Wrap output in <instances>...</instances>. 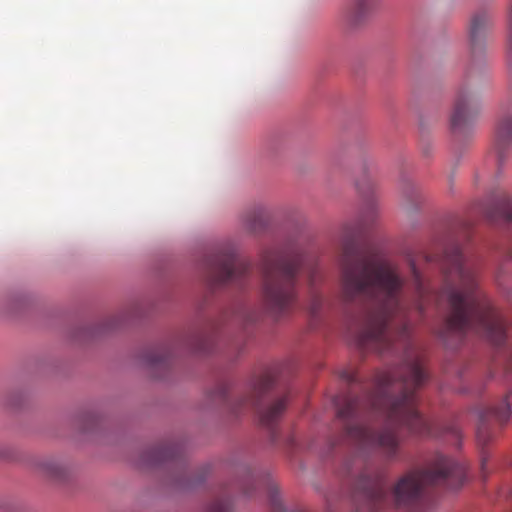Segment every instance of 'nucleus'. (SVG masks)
I'll use <instances>...</instances> for the list:
<instances>
[{
    "mask_svg": "<svg viewBox=\"0 0 512 512\" xmlns=\"http://www.w3.org/2000/svg\"><path fill=\"white\" fill-rule=\"evenodd\" d=\"M117 327V324H111L110 325V328H116Z\"/></svg>",
    "mask_w": 512,
    "mask_h": 512,
    "instance_id": "a878e982",
    "label": "nucleus"
},
{
    "mask_svg": "<svg viewBox=\"0 0 512 512\" xmlns=\"http://www.w3.org/2000/svg\"><path fill=\"white\" fill-rule=\"evenodd\" d=\"M189 350L198 354H209L214 348V337L203 332H193L185 340Z\"/></svg>",
    "mask_w": 512,
    "mask_h": 512,
    "instance_id": "2eb2a0df",
    "label": "nucleus"
},
{
    "mask_svg": "<svg viewBox=\"0 0 512 512\" xmlns=\"http://www.w3.org/2000/svg\"><path fill=\"white\" fill-rule=\"evenodd\" d=\"M274 379L271 375H263L258 378L252 385L249 395L239 399L237 403L231 404L229 401V388L226 384H221L212 392L211 398L220 405L229 406L232 413H239L240 409L253 408L257 409L260 423L263 427L271 431L272 441L275 440L274 427L283 415L289 396L284 395L265 408H259L260 401L263 396L273 388Z\"/></svg>",
    "mask_w": 512,
    "mask_h": 512,
    "instance_id": "39448f33",
    "label": "nucleus"
},
{
    "mask_svg": "<svg viewBox=\"0 0 512 512\" xmlns=\"http://www.w3.org/2000/svg\"><path fill=\"white\" fill-rule=\"evenodd\" d=\"M203 265L211 285H241L251 272L250 263L240 259L230 244L215 249L205 258Z\"/></svg>",
    "mask_w": 512,
    "mask_h": 512,
    "instance_id": "423d86ee",
    "label": "nucleus"
},
{
    "mask_svg": "<svg viewBox=\"0 0 512 512\" xmlns=\"http://www.w3.org/2000/svg\"><path fill=\"white\" fill-rule=\"evenodd\" d=\"M366 185H367L368 189H371L372 186H373L372 180L370 178L366 177V176L364 177L363 180L357 182V187L361 191L364 190Z\"/></svg>",
    "mask_w": 512,
    "mask_h": 512,
    "instance_id": "412c9836",
    "label": "nucleus"
},
{
    "mask_svg": "<svg viewBox=\"0 0 512 512\" xmlns=\"http://www.w3.org/2000/svg\"><path fill=\"white\" fill-rule=\"evenodd\" d=\"M493 26V16L489 10H479L473 14L469 25L470 45L473 53L481 51Z\"/></svg>",
    "mask_w": 512,
    "mask_h": 512,
    "instance_id": "9d476101",
    "label": "nucleus"
},
{
    "mask_svg": "<svg viewBox=\"0 0 512 512\" xmlns=\"http://www.w3.org/2000/svg\"><path fill=\"white\" fill-rule=\"evenodd\" d=\"M444 284L433 293L414 261L410 262L415 293L414 308L421 314L426 303L445 304L448 314L443 337L461 341L469 331L501 346L507 337L506 326L486 295L479 289L475 265L465 258L461 248L454 244L441 257Z\"/></svg>",
    "mask_w": 512,
    "mask_h": 512,
    "instance_id": "f03ea898",
    "label": "nucleus"
},
{
    "mask_svg": "<svg viewBox=\"0 0 512 512\" xmlns=\"http://www.w3.org/2000/svg\"><path fill=\"white\" fill-rule=\"evenodd\" d=\"M344 476L352 481L355 512H379L396 508L404 512H425L424 489L427 485L458 488L466 479V467L443 455H436L424 468L411 469L386 489L382 470L365 465L359 459L346 461Z\"/></svg>",
    "mask_w": 512,
    "mask_h": 512,
    "instance_id": "7ed1b4c3",
    "label": "nucleus"
},
{
    "mask_svg": "<svg viewBox=\"0 0 512 512\" xmlns=\"http://www.w3.org/2000/svg\"><path fill=\"white\" fill-rule=\"evenodd\" d=\"M341 378L351 384L357 382V375L349 371H343Z\"/></svg>",
    "mask_w": 512,
    "mask_h": 512,
    "instance_id": "aec40b11",
    "label": "nucleus"
},
{
    "mask_svg": "<svg viewBox=\"0 0 512 512\" xmlns=\"http://www.w3.org/2000/svg\"><path fill=\"white\" fill-rule=\"evenodd\" d=\"M321 302H322V300H321V298H320V297H318V296H316V297L313 299V303H312V307H311V309H312V312H313V313H316V312H317V310L319 309V307H320V305H321Z\"/></svg>",
    "mask_w": 512,
    "mask_h": 512,
    "instance_id": "5701e85b",
    "label": "nucleus"
},
{
    "mask_svg": "<svg viewBox=\"0 0 512 512\" xmlns=\"http://www.w3.org/2000/svg\"><path fill=\"white\" fill-rule=\"evenodd\" d=\"M347 238L340 257L341 288L347 302H366L369 307L355 330L361 349L389 352L396 340L405 346L399 366L375 375L372 391L362 396L350 393L334 400L343 425V437L360 448H375L393 460L399 452L397 427L420 436H437L431 423L417 409V390L425 383L420 351L409 342L403 300L404 278L391 261L361 253L355 232L343 227Z\"/></svg>",
    "mask_w": 512,
    "mask_h": 512,
    "instance_id": "f257e3e1",
    "label": "nucleus"
},
{
    "mask_svg": "<svg viewBox=\"0 0 512 512\" xmlns=\"http://www.w3.org/2000/svg\"><path fill=\"white\" fill-rule=\"evenodd\" d=\"M494 145L497 161L501 165L505 160L506 150L512 146V109L502 108L496 123Z\"/></svg>",
    "mask_w": 512,
    "mask_h": 512,
    "instance_id": "9b49d317",
    "label": "nucleus"
},
{
    "mask_svg": "<svg viewBox=\"0 0 512 512\" xmlns=\"http://www.w3.org/2000/svg\"><path fill=\"white\" fill-rule=\"evenodd\" d=\"M510 404L507 398H504L498 406L484 407L479 411V425L476 436L477 441L485 445L491 439V433L488 428V422L495 419L499 423H505L510 417Z\"/></svg>",
    "mask_w": 512,
    "mask_h": 512,
    "instance_id": "1a4fd4ad",
    "label": "nucleus"
},
{
    "mask_svg": "<svg viewBox=\"0 0 512 512\" xmlns=\"http://www.w3.org/2000/svg\"><path fill=\"white\" fill-rule=\"evenodd\" d=\"M378 0H349L340 12V22L346 29L361 26L370 16Z\"/></svg>",
    "mask_w": 512,
    "mask_h": 512,
    "instance_id": "6e6552de",
    "label": "nucleus"
},
{
    "mask_svg": "<svg viewBox=\"0 0 512 512\" xmlns=\"http://www.w3.org/2000/svg\"><path fill=\"white\" fill-rule=\"evenodd\" d=\"M273 512H307L305 510H287L283 507L282 504L276 503L273 506Z\"/></svg>",
    "mask_w": 512,
    "mask_h": 512,
    "instance_id": "4be33fe9",
    "label": "nucleus"
},
{
    "mask_svg": "<svg viewBox=\"0 0 512 512\" xmlns=\"http://www.w3.org/2000/svg\"><path fill=\"white\" fill-rule=\"evenodd\" d=\"M206 512H231V502L227 497L214 499Z\"/></svg>",
    "mask_w": 512,
    "mask_h": 512,
    "instance_id": "a211bd4d",
    "label": "nucleus"
},
{
    "mask_svg": "<svg viewBox=\"0 0 512 512\" xmlns=\"http://www.w3.org/2000/svg\"><path fill=\"white\" fill-rule=\"evenodd\" d=\"M303 260L299 255L271 248L261 256L262 297L276 319L288 315L298 299L297 285Z\"/></svg>",
    "mask_w": 512,
    "mask_h": 512,
    "instance_id": "20e7f679",
    "label": "nucleus"
},
{
    "mask_svg": "<svg viewBox=\"0 0 512 512\" xmlns=\"http://www.w3.org/2000/svg\"><path fill=\"white\" fill-rule=\"evenodd\" d=\"M182 447L176 443H166L149 450L148 458L152 465L162 464L180 458Z\"/></svg>",
    "mask_w": 512,
    "mask_h": 512,
    "instance_id": "4468645a",
    "label": "nucleus"
},
{
    "mask_svg": "<svg viewBox=\"0 0 512 512\" xmlns=\"http://www.w3.org/2000/svg\"><path fill=\"white\" fill-rule=\"evenodd\" d=\"M39 471L46 477L60 480L66 474L65 465L57 459L47 458L38 463Z\"/></svg>",
    "mask_w": 512,
    "mask_h": 512,
    "instance_id": "dca6fc26",
    "label": "nucleus"
},
{
    "mask_svg": "<svg viewBox=\"0 0 512 512\" xmlns=\"http://www.w3.org/2000/svg\"><path fill=\"white\" fill-rule=\"evenodd\" d=\"M316 274L317 272L315 270H312L310 272V275H309V282H310V285L313 286L316 282Z\"/></svg>",
    "mask_w": 512,
    "mask_h": 512,
    "instance_id": "b1692460",
    "label": "nucleus"
},
{
    "mask_svg": "<svg viewBox=\"0 0 512 512\" xmlns=\"http://www.w3.org/2000/svg\"><path fill=\"white\" fill-rule=\"evenodd\" d=\"M480 212L491 222L512 221V204L508 194L504 191L493 196L488 203L481 206Z\"/></svg>",
    "mask_w": 512,
    "mask_h": 512,
    "instance_id": "f8f14e48",
    "label": "nucleus"
},
{
    "mask_svg": "<svg viewBox=\"0 0 512 512\" xmlns=\"http://www.w3.org/2000/svg\"><path fill=\"white\" fill-rule=\"evenodd\" d=\"M245 225L251 232H258L265 225V215L262 208H256L245 216Z\"/></svg>",
    "mask_w": 512,
    "mask_h": 512,
    "instance_id": "f3484780",
    "label": "nucleus"
},
{
    "mask_svg": "<svg viewBox=\"0 0 512 512\" xmlns=\"http://www.w3.org/2000/svg\"><path fill=\"white\" fill-rule=\"evenodd\" d=\"M449 431L455 436H458L459 434L458 429L456 427H449Z\"/></svg>",
    "mask_w": 512,
    "mask_h": 512,
    "instance_id": "393cba45",
    "label": "nucleus"
},
{
    "mask_svg": "<svg viewBox=\"0 0 512 512\" xmlns=\"http://www.w3.org/2000/svg\"><path fill=\"white\" fill-rule=\"evenodd\" d=\"M427 261H432L433 259L431 257L426 258Z\"/></svg>",
    "mask_w": 512,
    "mask_h": 512,
    "instance_id": "bb28decb",
    "label": "nucleus"
},
{
    "mask_svg": "<svg viewBox=\"0 0 512 512\" xmlns=\"http://www.w3.org/2000/svg\"><path fill=\"white\" fill-rule=\"evenodd\" d=\"M244 493H245V494H247V495H249V494H250V492H249V491H247V490H245V491H244Z\"/></svg>",
    "mask_w": 512,
    "mask_h": 512,
    "instance_id": "cd10ccee",
    "label": "nucleus"
},
{
    "mask_svg": "<svg viewBox=\"0 0 512 512\" xmlns=\"http://www.w3.org/2000/svg\"><path fill=\"white\" fill-rule=\"evenodd\" d=\"M508 54H509V62H510V82L512 85V0H510L509 9H508Z\"/></svg>",
    "mask_w": 512,
    "mask_h": 512,
    "instance_id": "6ab92c4d",
    "label": "nucleus"
},
{
    "mask_svg": "<svg viewBox=\"0 0 512 512\" xmlns=\"http://www.w3.org/2000/svg\"><path fill=\"white\" fill-rule=\"evenodd\" d=\"M478 96L466 85L456 93L450 117L451 129L455 134L465 132L480 112Z\"/></svg>",
    "mask_w": 512,
    "mask_h": 512,
    "instance_id": "0eeeda50",
    "label": "nucleus"
},
{
    "mask_svg": "<svg viewBox=\"0 0 512 512\" xmlns=\"http://www.w3.org/2000/svg\"><path fill=\"white\" fill-rule=\"evenodd\" d=\"M145 365L154 373L155 377H162L171 365V352L168 347H157L147 351L144 355Z\"/></svg>",
    "mask_w": 512,
    "mask_h": 512,
    "instance_id": "ddd939ff",
    "label": "nucleus"
}]
</instances>
